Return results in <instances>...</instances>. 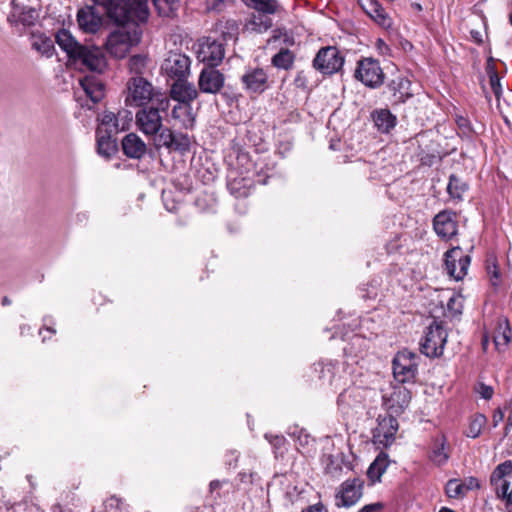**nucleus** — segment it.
I'll list each match as a JSON object with an SVG mask.
<instances>
[{"mask_svg": "<svg viewBox=\"0 0 512 512\" xmlns=\"http://www.w3.org/2000/svg\"><path fill=\"white\" fill-rule=\"evenodd\" d=\"M169 108V99L164 96H158L153 103L142 107L135 115V124L137 129L152 140L160 135L167 127L163 125V119L167 115Z\"/></svg>", "mask_w": 512, "mask_h": 512, "instance_id": "1", "label": "nucleus"}, {"mask_svg": "<svg viewBox=\"0 0 512 512\" xmlns=\"http://www.w3.org/2000/svg\"><path fill=\"white\" fill-rule=\"evenodd\" d=\"M142 32L136 27H122L112 31L106 39L105 49L114 58L123 59L141 41Z\"/></svg>", "mask_w": 512, "mask_h": 512, "instance_id": "2", "label": "nucleus"}, {"mask_svg": "<svg viewBox=\"0 0 512 512\" xmlns=\"http://www.w3.org/2000/svg\"><path fill=\"white\" fill-rule=\"evenodd\" d=\"M447 337V331L442 323L434 320L427 328L420 342L421 352L430 358L441 356L447 342Z\"/></svg>", "mask_w": 512, "mask_h": 512, "instance_id": "3", "label": "nucleus"}, {"mask_svg": "<svg viewBox=\"0 0 512 512\" xmlns=\"http://www.w3.org/2000/svg\"><path fill=\"white\" fill-rule=\"evenodd\" d=\"M418 356L409 351H399L393 360V375L399 383H412L418 373Z\"/></svg>", "mask_w": 512, "mask_h": 512, "instance_id": "4", "label": "nucleus"}, {"mask_svg": "<svg viewBox=\"0 0 512 512\" xmlns=\"http://www.w3.org/2000/svg\"><path fill=\"white\" fill-rule=\"evenodd\" d=\"M160 95L162 94L155 92L152 84L146 79L142 77H134L128 84L126 102L132 106L144 107L149 103H153Z\"/></svg>", "mask_w": 512, "mask_h": 512, "instance_id": "5", "label": "nucleus"}, {"mask_svg": "<svg viewBox=\"0 0 512 512\" xmlns=\"http://www.w3.org/2000/svg\"><path fill=\"white\" fill-rule=\"evenodd\" d=\"M354 77L370 88H377L384 82V73L379 61L373 58L360 59Z\"/></svg>", "mask_w": 512, "mask_h": 512, "instance_id": "6", "label": "nucleus"}, {"mask_svg": "<svg viewBox=\"0 0 512 512\" xmlns=\"http://www.w3.org/2000/svg\"><path fill=\"white\" fill-rule=\"evenodd\" d=\"M173 80L174 82L170 89L171 98L180 103L186 104V106H175L173 108V117L178 118L179 111H188L190 109L189 103L197 98L198 91L194 84L188 81V77H182Z\"/></svg>", "mask_w": 512, "mask_h": 512, "instance_id": "7", "label": "nucleus"}, {"mask_svg": "<svg viewBox=\"0 0 512 512\" xmlns=\"http://www.w3.org/2000/svg\"><path fill=\"white\" fill-rule=\"evenodd\" d=\"M191 59L180 51H169L161 65V70L170 79L188 77L190 75Z\"/></svg>", "mask_w": 512, "mask_h": 512, "instance_id": "8", "label": "nucleus"}, {"mask_svg": "<svg viewBox=\"0 0 512 512\" xmlns=\"http://www.w3.org/2000/svg\"><path fill=\"white\" fill-rule=\"evenodd\" d=\"M155 149L166 148L169 152H178L185 154L190 150L191 141L187 134L174 132L170 128H166L153 139Z\"/></svg>", "mask_w": 512, "mask_h": 512, "instance_id": "9", "label": "nucleus"}, {"mask_svg": "<svg viewBox=\"0 0 512 512\" xmlns=\"http://www.w3.org/2000/svg\"><path fill=\"white\" fill-rule=\"evenodd\" d=\"M398 428V421L391 414L378 416L377 426L372 430L374 444L381 445L383 447L391 446L396 439Z\"/></svg>", "mask_w": 512, "mask_h": 512, "instance_id": "10", "label": "nucleus"}, {"mask_svg": "<svg viewBox=\"0 0 512 512\" xmlns=\"http://www.w3.org/2000/svg\"><path fill=\"white\" fill-rule=\"evenodd\" d=\"M444 256L447 274L457 281L463 279L471 262L470 256L464 254L459 246L446 251Z\"/></svg>", "mask_w": 512, "mask_h": 512, "instance_id": "11", "label": "nucleus"}, {"mask_svg": "<svg viewBox=\"0 0 512 512\" xmlns=\"http://www.w3.org/2000/svg\"><path fill=\"white\" fill-rule=\"evenodd\" d=\"M343 64L344 58L339 50L332 46L321 48L313 61L314 68L327 75L339 71Z\"/></svg>", "mask_w": 512, "mask_h": 512, "instance_id": "12", "label": "nucleus"}, {"mask_svg": "<svg viewBox=\"0 0 512 512\" xmlns=\"http://www.w3.org/2000/svg\"><path fill=\"white\" fill-rule=\"evenodd\" d=\"M383 404L390 414H401L409 405L411 400L410 391L402 386H391L383 392Z\"/></svg>", "mask_w": 512, "mask_h": 512, "instance_id": "13", "label": "nucleus"}, {"mask_svg": "<svg viewBox=\"0 0 512 512\" xmlns=\"http://www.w3.org/2000/svg\"><path fill=\"white\" fill-rule=\"evenodd\" d=\"M364 480L358 477L344 481L336 493V506L351 507L363 495Z\"/></svg>", "mask_w": 512, "mask_h": 512, "instance_id": "14", "label": "nucleus"}, {"mask_svg": "<svg viewBox=\"0 0 512 512\" xmlns=\"http://www.w3.org/2000/svg\"><path fill=\"white\" fill-rule=\"evenodd\" d=\"M73 60L97 73H102L107 67V59L104 52L100 47L93 45H83Z\"/></svg>", "mask_w": 512, "mask_h": 512, "instance_id": "15", "label": "nucleus"}, {"mask_svg": "<svg viewBox=\"0 0 512 512\" xmlns=\"http://www.w3.org/2000/svg\"><path fill=\"white\" fill-rule=\"evenodd\" d=\"M102 7L106 16L117 25H124L131 18L132 8L127 0H91Z\"/></svg>", "mask_w": 512, "mask_h": 512, "instance_id": "16", "label": "nucleus"}, {"mask_svg": "<svg viewBox=\"0 0 512 512\" xmlns=\"http://www.w3.org/2000/svg\"><path fill=\"white\" fill-rule=\"evenodd\" d=\"M512 475V461H505L493 470L490 476V483L494 488L496 497L504 503L507 502L510 491V482L506 479Z\"/></svg>", "mask_w": 512, "mask_h": 512, "instance_id": "17", "label": "nucleus"}, {"mask_svg": "<svg viewBox=\"0 0 512 512\" xmlns=\"http://www.w3.org/2000/svg\"><path fill=\"white\" fill-rule=\"evenodd\" d=\"M197 59L207 67L218 66L224 58V48L221 43L211 38H205L198 44Z\"/></svg>", "mask_w": 512, "mask_h": 512, "instance_id": "18", "label": "nucleus"}, {"mask_svg": "<svg viewBox=\"0 0 512 512\" xmlns=\"http://www.w3.org/2000/svg\"><path fill=\"white\" fill-rule=\"evenodd\" d=\"M457 215L451 210H443L435 215L433 228L435 233L443 240H449L457 234Z\"/></svg>", "mask_w": 512, "mask_h": 512, "instance_id": "19", "label": "nucleus"}, {"mask_svg": "<svg viewBox=\"0 0 512 512\" xmlns=\"http://www.w3.org/2000/svg\"><path fill=\"white\" fill-rule=\"evenodd\" d=\"M224 82V75L219 70L205 67L200 72L198 86L202 93L217 94L223 88Z\"/></svg>", "mask_w": 512, "mask_h": 512, "instance_id": "20", "label": "nucleus"}, {"mask_svg": "<svg viewBox=\"0 0 512 512\" xmlns=\"http://www.w3.org/2000/svg\"><path fill=\"white\" fill-rule=\"evenodd\" d=\"M77 23L83 32L96 34L102 27L103 19L94 6L86 5L78 10Z\"/></svg>", "mask_w": 512, "mask_h": 512, "instance_id": "21", "label": "nucleus"}, {"mask_svg": "<svg viewBox=\"0 0 512 512\" xmlns=\"http://www.w3.org/2000/svg\"><path fill=\"white\" fill-rule=\"evenodd\" d=\"M241 80L247 91L262 93L267 88L268 75L263 68H249Z\"/></svg>", "mask_w": 512, "mask_h": 512, "instance_id": "22", "label": "nucleus"}, {"mask_svg": "<svg viewBox=\"0 0 512 512\" xmlns=\"http://www.w3.org/2000/svg\"><path fill=\"white\" fill-rule=\"evenodd\" d=\"M123 153L131 159H141L147 153V144L136 133H128L121 142Z\"/></svg>", "mask_w": 512, "mask_h": 512, "instance_id": "23", "label": "nucleus"}, {"mask_svg": "<svg viewBox=\"0 0 512 512\" xmlns=\"http://www.w3.org/2000/svg\"><path fill=\"white\" fill-rule=\"evenodd\" d=\"M79 85L92 104L98 103L105 95V86L98 76L87 75L79 79Z\"/></svg>", "mask_w": 512, "mask_h": 512, "instance_id": "24", "label": "nucleus"}, {"mask_svg": "<svg viewBox=\"0 0 512 512\" xmlns=\"http://www.w3.org/2000/svg\"><path fill=\"white\" fill-rule=\"evenodd\" d=\"M363 402V391L356 386H351L344 389L338 396L337 404L338 407L343 411L347 412L350 408H356Z\"/></svg>", "mask_w": 512, "mask_h": 512, "instance_id": "25", "label": "nucleus"}, {"mask_svg": "<svg viewBox=\"0 0 512 512\" xmlns=\"http://www.w3.org/2000/svg\"><path fill=\"white\" fill-rule=\"evenodd\" d=\"M55 39L58 46L66 52L68 57L72 60L83 46L74 38L71 32L66 29L59 30L55 35Z\"/></svg>", "mask_w": 512, "mask_h": 512, "instance_id": "26", "label": "nucleus"}, {"mask_svg": "<svg viewBox=\"0 0 512 512\" xmlns=\"http://www.w3.org/2000/svg\"><path fill=\"white\" fill-rule=\"evenodd\" d=\"M389 89L393 92L395 103H404L413 96L411 91V82L405 77H397L393 79L389 85Z\"/></svg>", "mask_w": 512, "mask_h": 512, "instance_id": "27", "label": "nucleus"}, {"mask_svg": "<svg viewBox=\"0 0 512 512\" xmlns=\"http://www.w3.org/2000/svg\"><path fill=\"white\" fill-rule=\"evenodd\" d=\"M511 341V327L508 319L499 318L493 334V342L498 351H502Z\"/></svg>", "mask_w": 512, "mask_h": 512, "instance_id": "28", "label": "nucleus"}, {"mask_svg": "<svg viewBox=\"0 0 512 512\" xmlns=\"http://www.w3.org/2000/svg\"><path fill=\"white\" fill-rule=\"evenodd\" d=\"M121 116V112H119L117 115L113 112L106 111L103 113L100 119V126L99 128L102 129V134H109V135H115L120 130L125 129V125L120 124L119 117Z\"/></svg>", "mask_w": 512, "mask_h": 512, "instance_id": "29", "label": "nucleus"}, {"mask_svg": "<svg viewBox=\"0 0 512 512\" xmlns=\"http://www.w3.org/2000/svg\"><path fill=\"white\" fill-rule=\"evenodd\" d=\"M254 185V180L249 176L234 177L228 182V189L232 195L237 198L247 197L250 193L251 187Z\"/></svg>", "mask_w": 512, "mask_h": 512, "instance_id": "30", "label": "nucleus"}, {"mask_svg": "<svg viewBox=\"0 0 512 512\" xmlns=\"http://www.w3.org/2000/svg\"><path fill=\"white\" fill-rule=\"evenodd\" d=\"M113 135L102 134V129H97V152L99 155L109 159L117 151L116 141Z\"/></svg>", "mask_w": 512, "mask_h": 512, "instance_id": "31", "label": "nucleus"}, {"mask_svg": "<svg viewBox=\"0 0 512 512\" xmlns=\"http://www.w3.org/2000/svg\"><path fill=\"white\" fill-rule=\"evenodd\" d=\"M377 129L382 133H388L396 125V117L387 109H380L372 114Z\"/></svg>", "mask_w": 512, "mask_h": 512, "instance_id": "32", "label": "nucleus"}, {"mask_svg": "<svg viewBox=\"0 0 512 512\" xmlns=\"http://www.w3.org/2000/svg\"><path fill=\"white\" fill-rule=\"evenodd\" d=\"M389 465L388 455L381 452L367 470V476L372 482L379 481Z\"/></svg>", "mask_w": 512, "mask_h": 512, "instance_id": "33", "label": "nucleus"}, {"mask_svg": "<svg viewBox=\"0 0 512 512\" xmlns=\"http://www.w3.org/2000/svg\"><path fill=\"white\" fill-rule=\"evenodd\" d=\"M467 184L455 174L450 175L447 192L449 196L456 200H462L463 194L467 191Z\"/></svg>", "mask_w": 512, "mask_h": 512, "instance_id": "34", "label": "nucleus"}, {"mask_svg": "<svg viewBox=\"0 0 512 512\" xmlns=\"http://www.w3.org/2000/svg\"><path fill=\"white\" fill-rule=\"evenodd\" d=\"M431 460L437 465H443L449 458L446 440L444 437L438 438L431 452Z\"/></svg>", "mask_w": 512, "mask_h": 512, "instance_id": "35", "label": "nucleus"}, {"mask_svg": "<svg viewBox=\"0 0 512 512\" xmlns=\"http://www.w3.org/2000/svg\"><path fill=\"white\" fill-rule=\"evenodd\" d=\"M487 418L483 414H475L471 417L465 435L470 438H477L485 426Z\"/></svg>", "mask_w": 512, "mask_h": 512, "instance_id": "36", "label": "nucleus"}, {"mask_svg": "<svg viewBox=\"0 0 512 512\" xmlns=\"http://www.w3.org/2000/svg\"><path fill=\"white\" fill-rule=\"evenodd\" d=\"M339 371V367H337L333 363H327L322 366L320 378L327 382L330 386L339 387L341 377H337V372Z\"/></svg>", "mask_w": 512, "mask_h": 512, "instance_id": "37", "label": "nucleus"}, {"mask_svg": "<svg viewBox=\"0 0 512 512\" xmlns=\"http://www.w3.org/2000/svg\"><path fill=\"white\" fill-rule=\"evenodd\" d=\"M294 62V55L289 49H281L272 58V64L279 68L288 70L292 67Z\"/></svg>", "mask_w": 512, "mask_h": 512, "instance_id": "38", "label": "nucleus"}, {"mask_svg": "<svg viewBox=\"0 0 512 512\" xmlns=\"http://www.w3.org/2000/svg\"><path fill=\"white\" fill-rule=\"evenodd\" d=\"M161 16L170 17L179 8V0H152Z\"/></svg>", "mask_w": 512, "mask_h": 512, "instance_id": "39", "label": "nucleus"}, {"mask_svg": "<svg viewBox=\"0 0 512 512\" xmlns=\"http://www.w3.org/2000/svg\"><path fill=\"white\" fill-rule=\"evenodd\" d=\"M445 493L449 498H463L467 493L463 483L458 479H450L445 486Z\"/></svg>", "mask_w": 512, "mask_h": 512, "instance_id": "40", "label": "nucleus"}, {"mask_svg": "<svg viewBox=\"0 0 512 512\" xmlns=\"http://www.w3.org/2000/svg\"><path fill=\"white\" fill-rule=\"evenodd\" d=\"M362 9L366 14L375 21L379 17L380 13L384 10L378 0H358Z\"/></svg>", "mask_w": 512, "mask_h": 512, "instance_id": "41", "label": "nucleus"}, {"mask_svg": "<svg viewBox=\"0 0 512 512\" xmlns=\"http://www.w3.org/2000/svg\"><path fill=\"white\" fill-rule=\"evenodd\" d=\"M486 71L489 76L491 90L494 93L495 97L499 98L502 92L500 78L494 65L491 64L490 61L487 63Z\"/></svg>", "mask_w": 512, "mask_h": 512, "instance_id": "42", "label": "nucleus"}, {"mask_svg": "<svg viewBox=\"0 0 512 512\" xmlns=\"http://www.w3.org/2000/svg\"><path fill=\"white\" fill-rule=\"evenodd\" d=\"M254 8L264 14H273L278 8L276 0H252Z\"/></svg>", "mask_w": 512, "mask_h": 512, "instance_id": "43", "label": "nucleus"}, {"mask_svg": "<svg viewBox=\"0 0 512 512\" xmlns=\"http://www.w3.org/2000/svg\"><path fill=\"white\" fill-rule=\"evenodd\" d=\"M150 0H131L130 6L140 20L148 17V3Z\"/></svg>", "mask_w": 512, "mask_h": 512, "instance_id": "44", "label": "nucleus"}, {"mask_svg": "<svg viewBox=\"0 0 512 512\" xmlns=\"http://www.w3.org/2000/svg\"><path fill=\"white\" fill-rule=\"evenodd\" d=\"M463 297L461 295H453L449 298L447 303L448 312L452 316H457L462 313Z\"/></svg>", "mask_w": 512, "mask_h": 512, "instance_id": "45", "label": "nucleus"}, {"mask_svg": "<svg viewBox=\"0 0 512 512\" xmlns=\"http://www.w3.org/2000/svg\"><path fill=\"white\" fill-rule=\"evenodd\" d=\"M289 435L296 438L301 446L308 445L310 441H313L305 431L297 427H294L293 431H289Z\"/></svg>", "mask_w": 512, "mask_h": 512, "instance_id": "46", "label": "nucleus"}, {"mask_svg": "<svg viewBox=\"0 0 512 512\" xmlns=\"http://www.w3.org/2000/svg\"><path fill=\"white\" fill-rule=\"evenodd\" d=\"M33 46L35 49L41 51L42 54H45L47 56L52 55V52L54 50L53 42L49 39L41 40V44H39L38 42H34Z\"/></svg>", "mask_w": 512, "mask_h": 512, "instance_id": "47", "label": "nucleus"}, {"mask_svg": "<svg viewBox=\"0 0 512 512\" xmlns=\"http://www.w3.org/2000/svg\"><path fill=\"white\" fill-rule=\"evenodd\" d=\"M253 24L257 27L258 31H266L272 26V20L262 15L254 16Z\"/></svg>", "mask_w": 512, "mask_h": 512, "instance_id": "48", "label": "nucleus"}, {"mask_svg": "<svg viewBox=\"0 0 512 512\" xmlns=\"http://www.w3.org/2000/svg\"><path fill=\"white\" fill-rule=\"evenodd\" d=\"M374 22L384 29H390L393 25L392 18L388 15L385 9L382 11V13H380L379 17H377Z\"/></svg>", "mask_w": 512, "mask_h": 512, "instance_id": "49", "label": "nucleus"}, {"mask_svg": "<svg viewBox=\"0 0 512 512\" xmlns=\"http://www.w3.org/2000/svg\"><path fill=\"white\" fill-rule=\"evenodd\" d=\"M145 66V59L140 55H134L129 59V67L132 71L136 73L140 72V70Z\"/></svg>", "mask_w": 512, "mask_h": 512, "instance_id": "50", "label": "nucleus"}, {"mask_svg": "<svg viewBox=\"0 0 512 512\" xmlns=\"http://www.w3.org/2000/svg\"><path fill=\"white\" fill-rule=\"evenodd\" d=\"M35 10L32 8H24L19 15V20L25 25H31L35 19Z\"/></svg>", "mask_w": 512, "mask_h": 512, "instance_id": "51", "label": "nucleus"}, {"mask_svg": "<svg viewBox=\"0 0 512 512\" xmlns=\"http://www.w3.org/2000/svg\"><path fill=\"white\" fill-rule=\"evenodd\" d=\"M265 438L276 449H281L285 444V438L282 435L265 434Z\"/></svg>", "mask_w": 512, "mask_h": 512, "instance_id": "52", "label": "nucleus"}, {"mask_svg": "<svg viewBox=\"0 0 512 512\" xmlns=\"http://www.w3.org/2000/svg\"><path fill=\"white\" fill-rule=\"evenodd\" d=\"M477 392L481 395L483 399L489 400L493 396V388L484 383H480L477 388Z\"/></svg>", "mask_w": 512, "mask_h": 512, "instance_id": "53", "label": "nucleus"}, {"mask_svg": "<svg viewBox=\"0 0 512 512\" xmlns=\"http://www.w3.org/2000/svg\"><path fill=\"white\" fill-rule=\"evenodd\" d=\"M488 274L490 275V282L494 287L500 284V273L496 265L488 266Z\"/></svg>", "mask_w": 512, "mask_h": 512, "instance_id": "54", "label": "nucleus"}, {"mask_svg": "<svg viewBox=\"0 0 512 512\" xmlns=\"http://www.w3.org/2000/svg\"><path fill=\"white\" fill-rule=\"evenodd\" d=\"M462 483L466 493L470 490L478 489L480 487V483L475 477H468Z\"/></svg>", "mask_w": 512, "mask_h": 512, "instance_id": "55", "label": "nucleus"}, {"mask_svg": "<svg viewBox=\"0 0 512 512\" xmlns=\"http://www.w3.org/2000/svg\"><path fill=\"white\" fill-rule=\"evenodd\" d=\"M382 509L383 504L380 502H376L363 506L358 512H380Z\"/></svg>", "mask_w": 512, "mask_h": 512, "instance_id": "56", "label": "nucleus"}, {"mask_svg": "<svg viewBox=\"0 0 512 512\" xmlns=\"http://www.w3.org/2000/svg\"><path fill=\"white\" fill-rule=\"evenodd\" d=\"M302 512H328L326 508L321 504H315L308 506L307 508L303 509Z\"/></svg>", "mask_w": 512, "mask_h": 512, "instance_id": "57", "label": "nucleus"}, {"mask_svg": "<svg viewBox=\"0 0 512 512\" xmlns=\"http://www.w3.org/2000/svg\"><path fill=\"white\" fill-rule=\"evenodd\" d=\"M470 36H471V39L477 43V44H481L483 42V36H482V33L479 32V31H476V30H471L470 31Z\"/></svg>", "mask_w": 512, "mask_h": 512, "instance_id": "58", "label": "nucleus"}, {"mask_svg": "<svg viewBox=\"0 0 512 512\" xmlns=\"http://www.w3.org/2000/svg\"><path fill=\"white\" fill-rule=\"evenodd\" d=\"M504 418V413L498 409L494 412V415H493V420H494V425L497 426L499 422H501Z\"/></svg>", "mask_w": 512, "mask_h": 512, "instance_id": "59", "label": "nucleus"}, {"mask_svg": "<svg viewBox=\"0 0 512 512\" xmlns=\"http://www.w3.org/2000/svg\"><path fill=\"white\" fill-rule=\"evenodd\" d=\"M457 124L460 128L464 129V130H469V122L466 118L464 117H459L457 119Z\"/></svg>", "mask_w": 512, "mask_h": 512, "instance_id": "60", "label": "nucleus"}, {"mask_svg": "<svg viewBox=\"0 0 512 512\" xmlns=\"http://www.w3.org/2000/svg\"><path fill=\"white\" fill-rule=\"evenodd\" d=\"M222 486V482L219 480H213L209 484V490L211 493H213L215 490L220 489Z\"/></svg>", "mask_w": 512, "mask_h": 512, "instance_id": "61", "label": "nucleus"}, {"mask_svg": "<svg viewBox=\"0 0 512 512\" xmlns=\"http://www.w3.org/2000/svg\"><path fill=\"white\" fill-rule=\"evenodd\" d=\"M505 509L507 512H512V488L509 491V497L507 502L505 503Z\"/></svg>", "mask_w": 512, "mask_h": 512, "instance_id": "62", "label": "nucleus"}, {"mask_svg": "<svg viewBox=\"0 0 512 512\" xmlns=\"http://www.w3.org/2000/svg\"><path fill=\"white\" fill-rule=\"evenodd\" d=\"M363 342H364V339L361 336H359V335H354L352 337V339H351V345L352 346H354V345L360 346L361 343H363Z\"/></svg>", "mask_w": 512, "mask_h": 512, "instance_id": "63", "label": "nucleus"}, {"mask_svg": "<svg viewBox=\"0 0 512 512\" xmlns=\"http://www.w3.org/2000/svg\"><path fill=\"white\" fill-rule=\"evenodd\" d=\"M488 344H489V338L488 336L485 334L482 338V346H483V349L484 350H487V347H488Z\"/></svg>", "mask_w": 512, "mask_h": 512, "instance_id": "64", "label": "nucleus"}]
</instances>
